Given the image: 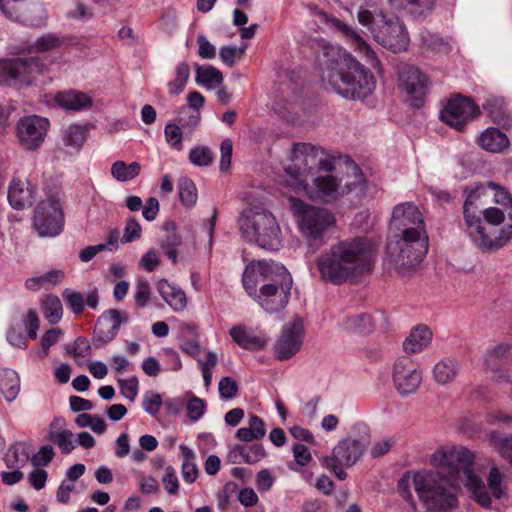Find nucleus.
<instances>
[{
  "instance_id": "obj_1",
  "label": "nucleus",
  "mask_w": 512,
  "mask_h": 512,
  "mask_svg": "<svg viewBox=\"0 0 512 512\" xmlns=\"http://www.w3.org/2000/svg\"><path fill=\"white\" fill-rule=\"evenodd\" d=\"M430 463L437 472L422 470L406 473L399 480L398 492L406 501L413 502V488L428 510H449L458 504L456 490L461 484L484 508L491 507L493 500L507 496V483L499 468L491 465L484 483L472 470L474 453L464 446L441 447L432 454Z\"/></svg>"
},
{
  "instance_id": "obj_2",
  "label": "nucleus",
  "mask_w": 512,
  "mask_h": 512,
  "mask_svg": "<svg viewBox=\"0 0 512 512\" xmlns=\"http://www.w3.org/2000/svg\"><path fill=\"white\" fill-rule=\"evenodd\" d=\"M374 258L373 243L355 237L331 245L318 257L316 265L322 280L340 285L370 272Z\"/></svg>"
},
{
  "instance_id": "obj_3",
  "label": "nucleus",
  "mask_w": 512,
  "mask_h": 512,
  "mask_svg": "<svg viewBox=\"0 0 512 512\" xmlns=\"http://www.w3.org/2000/svg\"><path fill=\"white\" fill-rule=\"evenodd\" d=\"M322 80L345 99H364L376 87L373 74L340 46L323 48Z\"/></svg>"
},
{
  "instance_id": "obj_4",
  "label": "nucleus",
  "mask_w": 512,
  "mask_h": 512,
  "mask_svg": "<svg viewBox=\"0 0 512 512\" xmlns=\"http://www.w3.org/2000/svg\"><path fill=\"white\" fill-rule=\"evenodd\" d=\"M491 204L487 184H478L467 192L463 205V218L467 233L476 247L483 251L498 250L512 238V224H508L495 235L494 229H488L482 220V210Z\"/></svg>"
},
{
  "instance_id": "obj_5",
  "label": "nucleus",
  "mask_w": 512,
  "mask_h": 512,
  "mask_svg": "<svg viewBox=\"0 0 512 512\" xmlns=\"http://www.w3.org/2000/svg\"><path fill=\"white\" fill-rule=\"evenodd\" d=\"M357 18L383 47L394 53L407 50L410 38L406 27L397 17L386 16L376 1L366 0L359 7Z\"/></svg>"
},
{
  "instance_id": "obj_6",
  "label": "nucleus",
  "mask_w": 512,
  "mask_h": 512,
  "mask_svg": "<svg viewBox=\"0 0 512 512\" xmlns=\"http://www.w3.org/2000/svg\"><path fill=\"white\" fill-rule=\"evenodd\" d=\"M283 168L294 180V185L302 190L308 188L309 178H312L317 170L332 171L334 158L311 144L296 143L293 144L290 156L284 161Z\"/></svg>"
},
{
  "instance_id": "obj_7",
  "label": "nucleus",
  "mask_w": 512,
  "mask_h": 512,
  "mask_svg": "<svg viewBox=\"0 0 512 512\" xmlns=\"http://www.w3.org/2000/svg\"><path fill=\"white\" fill-rule=\"evenodd\" d=\"M238 226L243 238L263 249L277 251L282 246L280 226L266 209L249 208L243 211L238 218Z\"/></svg>"
},
{
  "instance_id": "obj_8",
  "label": "nucleus",
  "mask_w": 512,
  "mask_h": 512,
  "mask_svg": "<svg viewBox=\"0 0 512 512\" xmlns=\"http://www.w3.org/2000/svg\"><path fill=\"white\" fill-rule=\"evenodd\" d=\"M346 173L336 169L334 160V169L330 172L317 170L311 178L312 185L308 183V188L303 189L313 199L330 201L343 197L362 184L363 177L359 167L355 163H349L346 166Z\"/></svg>"
},
{
  "instance_id": "obj_9",
  "label": "nucleus",
  "mask_w": 512,
  "mask_h": 512,
  "mask_svg": "<svg viewBox=\"0 0 512 512\" xmlns=\"http://www.w3.org/2000/svg\"><path fill=\"white\" fill-rule=\"evenodd\" d=\"M288 203L301 236L315 251L322 244L325 232L334 225L333 214L293 197L288 198Z\"/></svg>"
},
{
  "instance_id": "obj_10",
  "label": "nucleus",
  "mask_w": 512,
  "mask_h": 512,
  "mask_svg": "<svg viewBox=\"0 0 512 512\" xmlns=\"http://www.w3.org/2000/svg\"><path fill=\"white\" fill-rule=\"evenodd\" d=\"M292 277L285 267H278L272 282L263 283L251 296L267 313L281 311L288 303Z\"/></svg>"
},
{
  "instance_id": "obj_11",
  "label": "nucleus",
  "mask_w": 512,
  "mask_h": 512,
  "mask_svg": "<svg viewBox=\"0 0 512 512\" xmlns=\"http://www.w3.org/2000/svg\"><path fill=\"white\" fill-rule=\"evenodd\" d=\"M65 217L58 194L40 201L34 211V229L40 237H56L64 229Z\"/></svg>"
},
{
  "instance_id": "obj_12",
  "label": "nucleus",
  "mask_w": 512,
  "mask_h": 512,
  "mask_svg": "<svg viewBox=\"0 0 512 512\" xmlns=\"http://www.w3.org/2000/svg\"><path fill=\"white\" fill-rule=\"evenodd\" d=\"M389 253L394 257L395 264L401 269H410L418 265L428 250L427 233L415 235H399L395 245L389 246Z\"/></svg>"
},
{
  "instance_id": "obj_13",
  "label": "nucleus",
  "mask_w": 512,
  "mask_h": 512,
  "mask_svg": "<svg viewBox=\"0 0 512 512\" xmlns=\"http://www.w3.org/2000/svg\"><path fill=\"white\" fill-rule=\"evenodd\" d=\"M30 53V48H27L15 57L0 59V85L14 88L29 85Z\"/></svg>"
},
{
  "instance_id": "obj_14",
  "label": "nucleus",
  "mask_w": 512,
  "mask_h": 512,
  "mask_svg": "<svg viewBox=\"0 0 512 512\" xmlns=\"http://www.w3.org/2000/svg\"><path fill=\"white\" fill-rule=\"evenodd\" d=\"M399 86L406 100L414 107L422 105L427 92L428 78L418 68L401 63L398 66Z\"/></svg>"
},
{
  "instance_id": "obj_15",
  "label": "nucleus",
  "mask_w": 512,
  "mask_h": 512,
  "mask_svg": "<svg viewBox=\"0 0 512 512\" xmlns=\"http://www.w3.org/2000/svg\"><path fill=\"white\" fill-rule=\"evenodd\" d=\"M305 336V326L301 318L296 317L287 323L274 344V355L278 360H288L297 354Z\"/></svg>"
},
{
  "instance_id": "obj_16",
  "label": "nucleus",
  "mask_w": 512,
  "mask_h": 512,
  "mask_svg": "<svg viewBox=\"0 0 512 512\" xmlns=\"http://www.w3.org/2000/svg\"><path fill=\"white\" fill-rule=\"evenodd\" d=\"M391 228L399 235H415L426 233L422 213L417 206L410 202L401 203L394 207L391 219Z\"/></svg>"
},
{
  "instance_id": "obj_17",
  "label": "nucleus",
  "mask_w": 512,
  "mask_h": 512,
  "mask_svg": "<svg viewBox=\"0 0 512 512\" xmlns=\"http://www.w3.org/2000/svg\"><path fill=\"white\" fill-rule=\"evenodd\" d=\"M392 379L396 390L402 396H408L418 390L422 382V373L410 358L400 357L393 365Z\"/></svg>"
},
{
  "instance_id": "obj_18",
  "label": "nucleus",
  "mask_w": 512,
  "mask_h": 512,
  "mask_svg": "<svg viewBox=\"0 0 512 512\" xmlns=\"http://www.w3.org/2000/svg\"><path fill=\"white\" fill-rule=\"evenodd\" d=\"M479 113L478 106L470 99L461 95L450 98L441 111V119L449 126L461 130L470 120Z\"/></svg>"
},
{
  "instance_id": "obj_19",
  "label": "nucleus",
  "mask_w": 512,
  "mask_h": 512,
  "mask_svg": "<svg viewBox=\"0 0 512 512\" xmlns=\"http://www.w3.org/2000/svg\"><path fill=\"white\" fill-rule=\"evenodd\" d=\"M283 267L275 262L252 261L243 273L242 283L250 296L255 295L258 284L272 282L277 274V268Z\"/></svg>"
},
{
  "instance_id": "obj_20",
  "label": "nucleus",
  "mask_w": 512,
  "mask_h": 512,
  "mask_svg": "<svg viewBox=\"0 0 512 512\" xmlns=\"http://www.w3.org/2000/svg\"><path fill=\"white\" fill-rule=\"evenodd\" d=\"M128 321V316L119 310L111 309L102 314L96 323L94 343L101 346L113 340L120 326Z\"/></svg>"
},
{
  "instance_id": "obj_21",
  "label": "nucleus",
  "mask_w": 512,
  "mask_h": 512,
  "mask_svg": "<svg viewBox=\"0 0 512 512\" xmlns=\"http://www.w3.org/2000/svg\"><path fill=\"white\" fill-rule=\"evenodd\" d=\"M301 94V83L292 80H283L280 83L278 94L274 103V110L281 117L289 119L298 107Z\"/></svg>"
},
{
  "instance_id": "obj_22",
  "label": "nucleus",
  "mask_w": 512,
  "mask_h": 512,
  "mask_svg": "<svg viewBox=\"0 0 512 512\" xmlns=\"http://www.w3.org/2000/svg\"><path fill=\"white\" fill-rule=\"evenodd\" d=\"M368 441L365 438L341 440L333 449V457L346 467L355 464L363 455Z\"/></svg>"
},
{
  "instance_id": "obj_23",
  "label": "nucleus",
  "mask_w": 512,
  "mask_h": 512,
  "mask_svg": "<svg viewBox=\"0 0 512 512\" xmlns=\"http://www.w3.org/2000/svg\"><path fill=\"white\" fill-rule=\"evenodd\" d=\"M32 337V310L25 316L15 320L7 331V341L14 347L27 348L28 338Z\"/></svg>"
},
{
  "instance_id": "obj_24",
  "label": "nucleus",
  "mask_w": 512,
  "mask_h": 512,
  "mask_svg": "<svg viewBox=\"0 0 512 512\" xmlns=\"http://www.w3.org/2000/svg\"><path fill=\"white\" fill-rule=\"evenodd\" d=\"M88 135V125L73 123L63 128L61 140L68 153L78 154L86 143Z\"/></svg>"
},
{
  "instance_id": "obj_25",
  "label": "nucleus",
  "mask_w": 512,
  "mask_h": 512,
  "mask_svg": "<svg viewBox=\"0 0 512 512\" xmlns=\"http://www.w3.org/2000/svg\"><path fill=\"white\" fill-rule=\"evenodd\" d=\"M332 23L335 28L343 33V35L347 38V40L356 51L364 54L368 62L371 64L377 63L375 52L370 48V46L355 29L343 23L339 19H333Z\"/></svg>"
},
{
  "instance_id": "obj_26",
  "label": "nucleus",
  "mask_w": 512,
  "mask_h": 512,
  "mask_svg": "<svg viewBox=\"0 0 512 512\" xmlns=\"http://www.w3.org/2000/svg\"><path fill=\"white\" fill-rule=\"evenodd\" d=\"M157 290L162 299L175 312L183 311L186 308L187 298L185 292L181 288L171 285L165 279H161L157 283Z\"/></svg>"
},
{
  "instance_id": "obj_27",
  "label": "nucleus",
  "mask_w": 512,
  "mask_h": 512,
  "mask_svg": "<svg viewBox=\"0 0 512 512\" xmlns=\"http://www.w3.org/2000/svg\"><path fill=\"white\" fill-rule=\"evenodd\" d=\"M479 146L491 153H502L509 145L510 141L507 135L497 128H487L478 138Z\"/></svg>"
},
{
  "instance_id": "obj_28",
  "label": "nucleus",
  "mask_w": 512,
  "mask_h": 512,
  "mask_svg": "<svg viewBox=\"0 0 512 512\" xmlns=\"http://www.w3.org/2000/svg\"><path fill=\"white\" fill-rule=\"evenodd\" d=\"M483 108L497 125L506 129L512 126V117L503 98L497 96L489 97L483 104Z\"/></svg>"
},
{
  "instance_id": "obj_29",
  "label": "nucleus",
  "mask_w": 512,
  "mask_h": 512,
  "mask_svg": "<svg viewBox=\"0 0 512 512\" xmlns=\"http://www.w3.org/2000/svg\"><path fill=\"white\" fill-rule=\"evenodd\" d=\"M55 102L66 110L81 111L92 106V99L80 91L60 92L54 97Z\"/></svg>"
},
{
  "instance_id": "obj_30",
  "label": "nucleus",
  "mask_w": 512,
  "mask_h": 512,
  "mask_svg": "<svg viewBox=\"0 0 512 512\" xmlns=\"http://www.w3.org/2000/svg\"><path fill=\"white\" fill-rule=\"evenodd\" d=\"M229 334L234 342L247 350H260L267 343V338L264 334L256 335L250 333L243 326H235L231 328Z\"/></svg>"
},
{
  "instance_id": "obj_31",
  "label": "nucleus",
  "mask_w": 512,
  "mask_h": 512,
  "mask_svg": "<svg viewBox=\"0 0 512 512\" xmlns=\"http://www.w3.org/2000/svg\"><path fill=\"white\" fill-rule=\"evenodd\" d=\"M32 447L30 443L17 442L10 446L5 454L6 466L10 469H22L28 465Z\"/></svg>"
},
{
  "instance_id": "obj_32",
  "label": "nucleus",
  "mask_w": 512,
  "mask_h": 512,
  "mask_svg": "<svg viewBox=\"0 0 512 512\" xmlns=\"http://www.w3.org/2000/svg\"><path fill=\"white\" fill-rule=\"evenodd\" d=\"M8 200L14 209H24L32 205V189L18 179H13L8 189Z\"/></svg>"
},
{
  "instance_id": "obj_33",
  "label": "nucleus",
  "mask_w": 512,
  "mask_h": 512,
  "mask_svg": "<svg viewBox=\"0 0 512 512\" xmlns=\"http://www.w3.org/2000/svg\"><path fill=\"white\" fill-rule=\"evenodd\" d=\"M432 340V332L427 326L420 325L411 330L403 341V349L407 353H417L427 347Z\"/></svg>"
},
{
  "instance_id": "obj_34",
  "label": "nucleus",
  "mask_w": 512,
  "mask_h": 512,
  "mask_svg": "<svg viewBox=\"0 0 512 512\" xmlns=\"http://www.w3.org/2000/svg\"><path fill=\"white\" fill-rule=\"evenodd\" d=\"M459 363L454 358H444L433 367V378L439 385L452 383L459 372Z\"/></svg>"
},
{
  "instance_id": "obj_35",
  "label": "nucleus",
  "mask_w": 512,
  "mask_h": 512,
  "mask_svg": "<svg viewBox=\"0 0 512 512\" xmlns=\"http://www.w3.org/2000/svg\"><path fill=\"white\" fill-rule=\"evenodd\" d=\"M39 304L43 316L51 325H55L61 321L63 317V306L57 295L46 294L40 298Z\"/></svg>"
},
{
  "instance_id": "obj_36",
  "label": "nucleus",
  "mask_w": 512,
  "mask_h": 512,
  "mask_svg": "<svg viewBox=\"0 0 512 512\" xmlns=\"http://www.w3.org/2000/svg\"><path fill=\"white\" fill-rule=\"evenodd\" d=\"M266 434V427L263 420L257 415H250L248 426L241 427L236 432V437L245 442L262 439Z\"/></svg>"
},
{
  "instance_id": "obj_37",
  "label": "nucleus",
  "mask_w": 512,
  "mask_h": 512,
  "mask_svg": "<svg viewBox=\"0 0 512 512\" xmlns=\"http://www.w3.org/2000/svg\"><path fill=\"white\" fill-rule=\"evenodd\" d=\"M179 449L181 451L182 457V465H181V475L183 480L186 483H194L199 475V469L195 462L196 455L195 452L187 447L186 445H180Z\"/></svg>"
},
{
  "instance_id": "obj_38",
  "label": "nucleus",
  "mask_w": 512,
  "mask_h": 512,
  "mask_svg": "<svg viewBox=\"0 0 512 512\" xmlns=\"http://www.w3.org/2000/svg\"><path fill=\"white\" fill-rule=\"evenodd\" d=\"M20 391L18 374L11 369L0 370V392L7 401L14 400Z\"/></svg>"
},
{
  "instance_id": "obj_39",
  "label": "nucleus",
  "mask_w": 512,
  "mask_h": 512,
  "mask_svg": "<svg viewBox=\"0 0 512 512\" xmlns=\"http://www.w3.org/2000/svg\"><path fill=\"white\" fill-rule=\"evenodd\" d=\"M0 8L9 19L26 22L29 19V4L26 0H0Z\"/></svg>"
},
{
  "instance_id": "obj_40",
  "label": "nucleus",
  "mask_w": 512,
  "mask_h": 512,
  "mask_svg": "<svg viewBox=\"0 0 512 512\" xmlns=\"http://www.w3.org/2000/svg\"><path fill=\"white\" fill-rule=\"evenodd\" d=\"M340 325L350 331H356L360 333H369L374 329V322L369 314H356L345 316L341 321Z\"/></svg>"
},
{
  "instance_id": "obj_41",
  "label": "nucleus",
  "mask_w": 512,
  "mask_h": 512,
  "mask_svg": "<svg viewBox=\"0 0 512 512\" xmlns=\"http://www.w3.org/2000/svg\"><path fill=\"white\" fill-rule=\"evenodd\" d=\"M195 70V81L198 85L204 86L207 89H212L215 86L220 85L223 81L221 72L213 66L203 67L196 64Z\"/></svg>"
},
{
  "instance_id": "obj_42",
  "label": "nucleus",
  "mask_w": 512,
  "mask_h": 512,
  "mask_svg": "<svg viewBox=\"0 0 512 512\" xmlns=\"http://www.w3.org/2000/svg\"><path fill=\"white\" fill-rule=\"evenodd\" d=\"M141 167L138 162L126 164L122 160L114 162L111 166V175L120 182H127L136 178L140 173Z\"/></svg>"
},
{
  "instance_id": "obj_43",
  "label": "nucleus",
  "mask_w": 512,
  "mask_h": 512,
  "mask_svg": "<svg viewBox=\"0 0 512 512\" xmlns=\"http://www.w3.org/2000/svg\"><path fill=\"white\" fill-rule=\"evenodd\" d=\"M487 192L491 203L499 204L509 209L508 216L512 224V196L507 189L493 182L487 183Z\"/></svg>"
},
{
  "instance_id": "obj_44",
  "label": "nucleus",
  "mask_w": 512,
  "mask_h": 512,
  "mask_svg": "<svg viewBox=\"0 0 512 512\" xmlns=\"http://www.w3.org/2000/svg\"><path fill=\"white\" fill-rule=\"evenodd\" d=\"M487 441L503 458L512 465V436H502L496 431L489 433Z\"/></svg>"
},
{
  "instance_id": "obj_45",
  "label": "nucleus",
  "mask_w": 512,
  "mask_h": 512,
  "mask_svg": "<svg viewBox=\"0 0 512 512\" xmlns=\"http://www.w3.org/2000/svg\"><path fill=\"white\" fill-rule=\"evenodd\" d=\"M510 349L511 346L508 343H499L487 349L484 357L486 367L492 371H498L501 368V359Z\"/></svg>"
},
{
  "instance_id": "obj_46",
  "label": "nucleus",
  "mask_w": 512,
  "mask_h": 512,
  "mask_svg": "<svg viewBox=\"0 0 512 512\" xmlns=\"http://www.w3.org/2000/svg\"><path fill=\"white\" fill-rule=\"evenodd\" d=\"M65 278V273L61 269H52L38 276H34V289L55 287Z\"/></svg>"
},
{
  "instance_id": "obj_47",
  "label": "nucleus",
  "mask_w": 512,
  "mask_h": 512,
  "mask_svg": "<svg viewBox=\"0 0 512 512\" xmlns=\"http://www.w3.org/2000/svg\"><path fill=\"white\" fill-rule=\"evenodd\" d=\"M179 197L182 204L188 208L193 207L197 202V189L194 182L189 178H182L179 181Z\"/></svg>"
},
{
  "instance_id": "obj_48",
  "label": "nucleus",
  "mask_w": 512,
  "mask_h": 512,
  "mask_svg": "<svg viewBox=\"0 0 512 512\" xmlns=\"http://www.w3.org/2000/svg\"><path fill=\"white\" fill-rule=\"evenodd\" d=\"M50 440L53 441L64 454L71 453L76 448L74 434L70 430L52 431Z\"/></svg>"
},
{
  "instance_id": "obj_49",
  "label": "nucleus",
  "mask_w": 512,
  "mask_h": 512,
  "mask_svg": "<svg viewBox=\"0 0 512 512\" xmlns=\"http://www.w3.org/2000/svg\"><path fill=\"white\" fill-rule=\"evenodd\" d=\"M17 137L21 145L27 149H32V117L24 116L21 118L16 127Z\"/></svg>"
},
{
  "instance_id": "obj_50",
  "label": "nucleus",
  "mask_w": 512,
  "mask_h": 512,
  "mask_svg": "<svg viewBox=\"0 0 512 512\" xmlns=\"http://www.w3.org/2000/svg\"><path fill=\"white\" fill-rule=\"evenodd\" d=\"M63 336V331L60 328H51L47 330L40 339V350L38 356L41 358L49 354L51 346L55 345L58 340Z\"/></svg>"
},
{
  "instance_id": "obj_51",
  "label": "nucleus",
  "mask_w": 512,
  "mask_h": 512,
  "mask_svg": "<svg viewBox=\"0 0 512 512\" xmlns=\"http://www.w3.org/2000/svg\"><path fill=\"white\" fill-rule=\"evenodd\" d=\"M214 159V153L207 146H198L189 152V160L192 164L202 167L209 166Z\"/></svg>"
},
{
  "instance_id": "obj_52",
  "label": "nucleus",
  "mask_w": 512,
  "mask_h": 512,
  "mask_svg": "<svg viewBox=\"0 0 512 512\" xmlns=\"http://www.w3.org/2000/svg\"><path fill=\"white\" fill-rule=\"evenodd\" d=\"M63 299L68 308L75 314H80L85 307L84 296L73 289L66 288L62 293Z\"/></svg>"
},
{
  "instance_id": "obj_53",
  "label": "nucleus",
  "mask_w": 512,
  "mask_h": 512,
  "mask_svg": "<svg viewBox=\"0 0 512 512\" xmlns=\"http://www.w3.org/2000/svg\"><path fill=\"white\" fill-rule=\"evenodd\" d=\"M421 39L423 45L430 50L438 52H448L450 50L449 44L437 34L424 32L421 34Z\"/></svg>"
},
{
  "instance_id": "obj_54",
  "label": "nucleus",
  "mask_w": 512,
  "mask_h": 512,
  "mask_svg": "<svg viewBox=\"0 0 512 512\" xmlns=\"http://www.w3.org/2000/svg\"><path fill=\"white\" fill-rule=\"evenodd\" d=\"M50 129V121L46 117L34 115V149L40 147Z\"/></svg>"
},
{
  "instance_id": "obj_55",
  "label": "nucleus",
  "mask_w": 512,
  "mask_h": 512,
  "mask_svg": "<svg viewBox=\"0 0 512 512\" xmlns=\"http://www.w3.org/2000/svg\"><path fill=\"white\" fill-rule=\"evenodd\" d=\"M181 241V237L176 232H170L161 243V248L173 263L177 261V247Z\"/></svg>"
},
{
  "instance_id": "obj_56",
  "label": "nucleus",
  "mask_w": 512,
  "mask_h": 512,
  "mask_svg": "<svg viewBox=\"0 0 512 512\" xmlns=\"http://www.w3.org/2000/svg\"><path fill=\"white\" fill-rule=\"evenodd\" d=\"M66 352L75 359H78L90 356L92 353V347L86 338L78 337L73 344L67 346Z\"/></svg>"
},
{
  "instance_id": "obj_57",
  "label": "nucleus",
  "mask_w": 512,
  "mask_h": 512,
  "mask_svg": "<svg viewBox=\"0 0 512 512\" xmlns=\"http://www.w3.org/2000/svg\"><path fill=\"white\" fill-rule=\"evenodd\" d=\"M238 449L241 458L245 463L248 464H253L260 461L265 455L263 447L258 444L251 446H241Z\"/></svg>"
},
{
  "instance_id": "obj_58",
  "label": "nucleus",
  "mask_w": 512,
  "mask_h": 512,
  "mask_svg": "<svg viewBox=\"0 0 512 512\" xmlns=\"http://www.w3.org/2000/svg\"><path fill=\"white\" fill-rule=\"evenodd\" d=\"M62 44L61 39L55 34H44L34 42V52H47L58 48Z\"/></svg>"
},
{
  "instance_id": "obj_59",
  "label": "nucleus",
  "mask_w": 512,
  "mask_h": 512,
  "mask_svg": "<svg viewBox=\"0 0 512 512\" xmlns=\"http://www.w3.org/2000/svg\"><path fill=\"white\" fill-rule=\"evenodd\" d=\"M166 142L174 149L180 151L183 149L182 131L176 124L169 123L164 128Z\"/></svg>"
},
{
  "instance_id": "obj_60",
  "label": "nucleus",
  "mask_w": 512,
  "mask_h": 512,
  "mask_svg": "<svg viewBox=\"0 0 512 512\" xmlns=\"http://www.w3.org/2000/svg\"><path fill=\"white\" fill-rule=\"evenodd\" d=\"M141 232V225L135 218L131 217L126 221L121 242L124 244L134 242L141 238Z\"/></svg>"
},
{
  "instance_id": "obj_61",
  "label": "nucleus",
  "mask_w": 512,
  "mask_h": 512,
  "mask_svg": "<svg viewBox=\"0 0 512 512\" xmlns=\"http://www.w3.org/2000/svg\"><path fill=\"white\" fill-rule=\"evenodd\" d=\"M118 384L120 392L125 398L130 401H134L136 399L138 395L139 382L135 376L127 379H118Z\"/></svg>"
},
{
  "instance_id": "obj_62",
  "label": "nucleus",
  "mask_w": 512,
  "mask_h": 512,
  "mask_svg": "<svg viewBox=\"0 0 512 512\" xmlns=\"http://www.w3.org/2000/svg\"><path fill=\"white\" fill-rule=\"evenodd\" d=\"M403 5L397 9L410 7V11L415 14L423 15L429 13L435 4V0H402Z\"/></svg>"
},
{
  "instance_id": "obj_63",
  "label": "nucleus",
  "mask_w": 512,
  "mask_h": 512,
  "mask_svg": "<svg viewBox=\"0 0 512 512\" xmlns=\"http://www.w3.org/2000/svg\"><path fill=\"white\" fill-rule=\"evenodd\" d=\"M143 408L144 410L154 416L156 415L162 405V398L160 394L153 392V391H147L143 396Z\"/></svg>"
},
{
  "instance_id": "obj_64",
  "label": "nucleus",
  "mask_w": 512,
  "mask_h": 512,
  "mask_svg": "<svg viewBox=\"0 0 512 512\" xmlns=\"http://www.w3.org/2000/svg\"><path fill=\"white\" fill-rule=\"evenodd\" d=\"M151 288L146 279H139L135 288V301L138 306L145 307L150 300Z\"/></svg>"
}]
</instances>
